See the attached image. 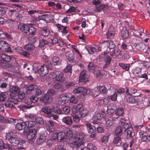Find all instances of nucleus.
<instances>
[{"mask_svg": "<svg viewBox=\"0 0 150 150\" xmlns=\"http://www.w3.org/2000/svg\"><path fill=\"white\" fill-rule=\"evenodd\" d=\"M66 138L69 139V142L72 146L78 148L81 145L83 144L82 142L85 135L83 132L78 133L76 137H72L73 133L72 130L69 128H67L65 130Z\"/></svg>", "mask_w": 150, "mask_h": 150, "instance_id": "1", "label": "nucleus"}, {"mask_svg": "<svg viewBox=\"0 0 150 150\" xmlns=\"http://www.w3.org/2000/svg\"><path fill=\"white\" fill-rule=\"evenodd\" d=\"M6 138L7 140H8L9 142L12 145L17 146L20 143L18 138L15 137L14 134L13 132H10L6 134Z\"/></svg>", "mask_w": 150, "mask_h": 150, "instance_id": "2", "label": "nucleus"}, {"mask_svg": "<svg viewBox=\"0 0 150 150\" xmlns=\"http://www.w3.org/2000/svg\"><path fill=\"white\" fill-rule=\"evenodd\" d=\"M54 91L52 90H50L48 93L45 94L40 98V102L43 103L45 104L51 103L52 101V99L50 93H52Z\"/></svg>", "mask_w": 150, "mask_h": 150, "instance_id": "3", "label": "nucleus"}, {"mask_svg": "<svg viewBox=\"0 0 150 150\" xmlns=\"http://www.w3.org/2000/svg\"><path fill=\"white\" fill-rule=\"evenodd\" d=\"M1 50L6 52L12 53L13 52L11 48L8 45V44L5 41H0V50Z\"/></svg>", "mask_w": 150, "mask_h": 150, "instance_id": "4", "label": "nucleus"}, {"mask_svg": "<svg viewBox=\"0 0 150 150\" xmlns=\"http://www.w3.org/2000/svg\"><path fill=\"white\" fill-rule=\"evenodd\" d=\"M89 79V76L86 74V71L85 70L82 71L80 73L79 77V81L80 82H86Z\"/></svg>", "mask_w": 150, "mask_h": 150, "instance_id": "5", "label": "nucleus"}, {"mask_svg": "<svg viewBox=\"0 0 150 150\" xmlns=\"http://www.w3.org/2000/svg\"><path fill=\"white\" fill-rule=\"evenodd\" d=\"M105 112L102 111L101 113H97L93 117V121L92 123L93 124H97L98 121L100 120L104 116Z\"/></svg>", "mask_w": 150, "mask_h": 150, "instance_id": "6", "label": "nucleus"}, {"mask_svg": "<svg viewBox=\"0 0 150 150\" xmlns=\"http://www.w3.org/2000/svg\"><path fill=\"white\" fill-rule=\"evenodd\" d=\"M126 94L127 96L132 95V94H136L135 96H139L141 94L139 92V91L134 88H131L129 92V89L127 87L125 88Z\"/></svg>", "mask_w": 150, "mask_h": 150, "instance_id": "7", "label": "nucleus"}, {"mask_svg": "<svg viewBox=\"0 0 150 150\" xmlns=\"http://www.w3.org/2000/svg\"><path fill=\"white\" fill-rule=\"evenodd\" d=\"M41 111L49 117V116H51L50 115H51L52 112H54V108H51L49 106H45L42 108Z\"/></svg>", "mask_w": 150, "mask_h": 150, "instance_id": "8", "label": "nucleus"}, {"mask_svg": "<svg viewBox=\"0 0 150 150\" xmlns=\"http://www.w3.org/2000/svg\"><path fill=\"white\" fill-rule=\"evenodd\" d=\"M112 57V56L111 57H110L108 55H105L104 56V61L105 63L103 66V69H109L110 64L111 62V57Z\"/></svg>", "mask_w": 150, "mask_h": 150, "instance_id": "9", "label": "nucleus"}, {"mask_svg": "<svg viewBox=\"0 0 150 150\" xmlns=\"http://www.w3.org/2000/svg\"><path fill=\"white\" fill-rule=\"evenodd\" d=\"M20 92V88L16 86H13L10 90V96L14 97L18 95Z\"/></svg>", "mask_w": 150, "mask_h": 150, "instance_id": "10", "label": "nucleus"}, {"mask_svg": "<svg viewBox=\"0 0 150 150\" xmlns=\"http://www.w3.org/2000/svg\"><path fill=\"white\" fill-rule=\"evenodd\" d=\"M37 133V129H33L30 130L27 136V137L29 139H34L35 138V136Z\"/></svg>", "mask_w": 150, "mask_h": 150, "instance_id": "11", "label": "nucleus"}, {"mask_svg": "<svg viewBox=\"0 0 150 150\" xmlns=\"http://www.w3.org/2000/svg\"><path fill=\"white\" fill-rule=\"evenodd\" d=\"M47 136V134L46 132L41 134L39 137L37 138L36 141L37 143L38 144H42L45 142Z\"/></svg>", "mask_w": 150, "mask_h": 150, "instance_id": "12", "label": "nucleus"}, {"mask_svg": "<svg viewBox=\"0 0 150 150\" xmlns=\"http://www.w3.org/2000/svg\"><path fill=\"white\" fill-rule=\"evenodd\" d=\"M46 130L49 132H52L54 130L53 122L52 120H49L46 125Z\"/></svg>", "mask_w": 150, "mask_h": 150, "instance_id": "13", "label": "nucleus"}, {"mask_svg": "<svg viewBox=\"0 0 150 150\" xmlns=\"http://www.w3.org/2000/svg\"><path fill=\"white\" fill-rule=\"evenodd\" d=\"M39 71L42 76H46L48 73V70L47 66L45 65L41 66L39 69Z\"/></svg>", "mask_w": 150, "mask_h": 150, "instance_id": "14", "label": "nucleus"}, {"mask_svg": "<svg viewBox=\"0 0 150 150\" xmlns=\"http://www.w3.org/2000/svg\"><path fill=\"white\" fill-rule=\"evenodd\" d=\"M133 47L143 52L146 50V48L147 47L142 42L137 44L135 43L133 45Z\"/></svg>", "mask_w": 150, "mask_h": 150, "instance_id": "15", "label": "nucleus"}, {"mask_svg": "<svg viewBox=\"0 0 150 150\" xmlns=\"http://www.w3.org/2000/svg\"><path fill=\"white\" fill-rule=\"evenodd\" d=\"M63 122L66 125L70 126L73 123V120L71 117L69 116H65L63 117L62 119Z\"/></svg>", "mask_w": 150, "mask_h": 150, "instance_id": "16", "label": "nucleus"}, {"mask_svg": "<svg viewBox=\"0 0 150 150\" xmlns=\"http://www.w3.org/2000/svg\"><path fill=\"white\" fill-rule=\"evenodd\" d=\"M127 129L121 126H118L115 130V133L117 135L120 136L127 131Z\"/></svg>", "mask_w": 150, "mask_h": 150, "instance_id": "17", "label": "nucleus"}, {"mask_svg": "<svg viewBox=\"0 0 150 150\" xmlns=\"http://www.w3.org/2000/svg\"><path fill=\"white\" fill-rule=\"evenodd\" d=\"M87 92V89L83 87H79L73 90V92L75 94L79 93H84Z\"/></svg>", "mask_w": 150, "mask_h": 150, "instance_id": "18", "label": "nucleus"}, {"mask_svg": "<svg viewBox=\"0 0 150 150\" xmlns=\"http://www.w3.org/2000/svg\"><path fill=\"white\" fill-rule=\"evenodd\" d=\"M103 43H106L108 47L110 50L113 49L115 48L116 47V45L115 43L111 40L104 41Z\"/></svg>", "mask_w": 150, "mask_h": 150, "instance_id": "19", "label": "nucleus"}, {"mask_svg": "<svg viewBox=\"0 0 150 150\" xmlns=\"http://www.w3.org/2000/svg\"><path fill=\"white\" fill-rule=\"evenodd\" d=\"M0 38L10 40L12 39L11 36L7 33H5L0 29Z\"/></svg>", "mask_w": 150, "mask_h": 150, "instance_id": "20", "label": "nucleus"}, {"mask_svg": "<svg viewBox=\"0 0 150 150\" xmlns=\"http://www.w3.org/2000/svg\"><path fill=\"white\" fill-rule=\"evenodd\" d=\"M127 138L129 139H131L132 137L133 130L132 126H130L127 129Z\"/></svg>", "mask_w": 150, "mask_h": 150, "instance_id": "21", "label": "nucleus"}, {"mask_svg": "<svg viewBox=\"0 0 150 150\" xmlns=\"http://www.w3.org/2000/svg\"><path fill=\"white\" fill-rule=\"evenodd\" d=\"M58 137V141L61 142L63 141L66 138L65 133L63 132H57Z\"/></svg>", "mask_w": 150, "mask_h": 150, "instance_id": "22", "label": "nucleus"}, {"mask_svg": "<svg viewBox=\"0 0 150 150\" xmlns=\"http://www.w3.org/2000/svg\"><path fill=\"white\" fill-rule=\"evenodd\" d=\"M29 27L25 24H20L18 25V28L22 32L28 33V32Z\"/></svg>", "mask_w": 150, "mask_h": 150, "instance_id": "23", "label": "nucleus"}, {"mask_svg": "<svg viewBox=\"0 0 150 150\" xmlns=\"http://www.w3.org/2000/svg\"><path fill=\"white\" fill-rule=\"evenodd\" d=\"M83 107V103H81L78 104L76 106H73L72 108V112L74 114H76V113L79 112L80 110Z\"/></svg>", "mask_w": 150, "mask_h": 150, "instance_id": "24", "label": "nucleus"}, {"mask_svg": "<svg viewBox=\"0 0 150 150\" xmlns=\"http://www.w3.org/2000/svg\"><path fill=\"white\" fill-rule=\"evenodd\" d=\"M50 33L49 29L45 28H42L40 32V35L44 37H47Z\"/></svg>", "mask_w": 150, "mask_h": 150, "instance_id": "25", "label": "nucleus"}, {"mask_svg": "<svg viewBox=\"0 0 150 150\" xmlns=\"http://www.w3.org/2000/svg\"><path fill=\"white\" fill-rule=\"evenodd\" d=\"M86 125L89 133H92L96 131V128L94 126H92L90 123H86Z\"/></svg>", "mask_w": 150, "mask_h": 150, "instance_id": "26", "label": "nucleus"}, {"mask_svg": "<svg viewBox=\"0 0 150 150\" xmlns=\"http://www.w3.org/2000/svg\"><path fill=\"white\" fill-rule=\"evenodd\" d=\"M64 75L62 73L60 72V74H57L55 78L56 80L58 82H62L64 81L65 79L64 77Z\"/></svg>", "mask_w": 150, "mask_h": 150, "instance_id": "27", "label": "nucleus"}, {"mask_svg": "<svg viewBox=\"0 0 150 150\" xmlns=\"http://www.w3.org/2000/svg\"><path fill=\"white\" fill-rule=\"evenodd\" d=\"M52 62L54 65H58L60 64L62 62L59 57H54L52 59Z\"/></svg>", "mask_w": 150, "mask_h": 150, "instance_id": "28", "label": "nucleus"}, {"mask_svg": "<svg viewBox=\"0 0 150 150\" xmlns=\"http://www.w3.org/2000/svg\"><path fill=\"white\" fill-rule=\"evenodd\" d=\"M132 72L136 76L139 77L141 73V69L139 67H136L132 70Z\"/></svg>", "mask_w": 150, "mask_h": 150, "instance_id": "29", "label": "nucleus"}, {"mask_svg": "<svg viewBox=\"0 0 150 150\" xmlns=\"http://www.w3.org/2000/svg\"><path fill=\"white\" fill-rule=\"evenodd\" d=\"M26 127V124L25 122L21 123H17L16 126V128L17 129L21 130L25 129Z\"/></svg>", "mask_w": 150, "mask_h": 150, "instance_id": "30", "label": "nucleus"}, {"mask_svg": "<svg viewBox=\"0 0 150 150\" xmlns=\"http://www.w3.org/2000/svg\"><path fill=\"white\" fill-rule=\"evenodd\" d=\"M120 124L125 129H127L129 126V124L126 122V120L124 118H122L120 119Z\"/></svg>", "mask_w": 150, "mask_h": 150, "instance_id": "31", "label": "nucleus"}, {"mask_svg": "<svg viewBox=\"0 0 150 150\" xmlns=\"http://www.w3.org/2000/svg\"><path fill=\"white\" fill-rule=\"evenodd\" d=\"M129 96L126 97V100L127 102L129 103H134L136 101L135 97L132 95H129Z\"/></svg>", "mask_w": 150, "mask_h": 150, "instance_id": "32", "label": "nucleus"}, {"mask_svg": "<svg viewBox=\"0 0 150 150\" xmlns=\"http://www.w3.org/2000/svg\"><path fill=\"white\" fill-rule=\"evenodd\" d=\"M4 121L5 123H9L11 124H14L16 123L18 120L16 119H14L11 118H5L4 120Z\"/></svg>", "mask_w": 150, "mask_h": 150, "instance_id": "33", "label": "nucleus"}, {"mask_svg": "<svg viewBox=\"0 0 150 150\" xmlns=\"http://www.w3.org/2000/svg\"><path fill=\"white\" fill-rule=\"evenodd\" d=\"M55 25L58 29L62 32L64 33L67 32L66 26H64L59 24H56Z\"/></svg>", "mask_w": 150, "mask_h": 150, "instance_id": "34", "label": "nucleus"}, {"mask_svg": "<svg viewBox=\"0 0 150 150\" xmlns=\"http://www.w3.org/2000/svg\"><path fill=\"white\" fill-rule=\"evenodd\" d=\"M124 109L123 108H119L115 110V114L117 116H121L124 113Z\"/></svg>", "mask_w": 150, "mask_h": 150, "instance_id": "35", "label": "nucleus"}, {"mask_svg": "<svg viewBox=\"0 0 150 150\" xmlns=\"http://www.w3.org/2000/svg\"><path fill=\"white\" fill-rule=\"evenodd\" d=\"M37 88V86L35 84H31L27 88L26 92L27 93L29 94L33 89H36Z\"/></svg>", "mask_w": 150, "mask_h": 150, "instance_id": "36", "label": "nucleus"}, {"mask_svg": "<svg viewBox=\"0 0 150 150\" xmlns=\"http://www.w3.org/2000/svg\"><path fill=\"white\" fill-rule=\"evenodd\" d=\"M88 69L91 72H93L94 70L95 69V67L94 65V63L92 62H90L89 63L87 66Z\"/></svg>", "mask_w": 150, "mask_h": 150, "instance_id": "37", "label": "nucleus"}, {"mask_svg": "<svg viewBox=\"0 0 150 150\" xmlns=\"http://www.w3.org/2000/svg\"><path fill=\"white\" fill-rule=\"evenodd\" d=\"M141 142H146L150 141V136L148 135H142L141 136Z\"/></svg>", "mask_w": 150, "mask_h": 150, "instance_id": "38", "label": "nucleus"}, {"mask_svg": "<svg viewBox=\"0 0 150 150\" xmlns=\"http://www.w3.org/2000/svg\"><path fill=\"white\" fill-rule=\"evenodd\" d=\"M119 66L121 67L123 69L125 70L126 71H128L130 67L129 64H124L122 63H120L119 64Z\"/></svg>", "mask_w": 150, "mask_h": 150, "instance_id": "39", "label": "nucleus"}, {"mask_svg": "<svg viewBox=\"0 0 150 150\" xmlns=\"http://www.w3.org/2000/svg\"><path fill=\"white\" fill-rule=\"evenodd\" d=\"M49 38L52 44H56L58 42V39L56 36L51 35Z\"/></svg>", "mask_w": 150, "mask_h": 150, "instance_id": "40", "label": "nucleus"}, {"mask_svg": "<svg viewBox=\"0 0 150 150\" xmlns=\"http://www.w3.org/2000/svg\"><path fill=\"white\" fill-rule=\"evenodd\" d=\"M121 35L124 39H126L129 36V33L127 30L123 29L121 32Z\"/></svg>", "mask_w": 150, "mask_h": 150, "instance_id": "41", "label": "nucleus"}, {"mask_svg": "<svg viewBox=\"0 0 150 150\" xmlns=\"http://www.w3.org/2000/svg\"><path fill=\"white\" fill-rule=\"evenodd\" d=\"M98 91L103 93H105L107 92V89L104 86H98L97 87Z\"/></svg>", "mask_w": 150, "mask_h": 150, "instance_id": "42", "label": "nucleus"}, {"mask_svg": "<svg viewBox=\"0 0 150 150\" xmlns=\"http://www.w3.org/2000/svg\"><path fill=\"white\" fill-rule=\"evenodd\" d=\"M67 97L66 95H63L60 98L58 101L59 103L62 105H64L66 103V100L65 98Z\"/></svg>", "mask_w": 150, "mask_h": 150, "instance_id": "43", "label": "nucleus"}, {"mask_svg": "<svg viewBox=\"0 0 150 150\" xmlns=\"http://www.w3.org/2000/svg\"><path fill=\"white\" fill-rule=\"evenodd\" d=\"M121 138L118 136L115 137L113 141L114 144H117L118 146H119L121 144Z\"/></svg>", "mask_w": 150, "mask_h": 150, "instance_id": "44", "label": "nucleus"}, {"mask_svg": "<svg viewBox=\"0 0 150 150\" xmlns=\"http://www.w3.org/2000/svg\"><path fill=\"white\" fill-rule=\"evenodd\" d=\"M109 135L105 134L104 135L101 139V142L104 144H107L108 142Z\"/></svg>", "mask_w": 150, "mask_h": 150, "instance_id": "45", "label": "nucleus"}, {"mask_svg": "<svg viewBox=\"0 0 150 150\" xmlns=\"http://www.w3.org/2000/svg\"><path fill=\"white\" fill-rule=\"evenodd\" d=\"M26 124V126L28 127H34L35 125V122L33 121H26L25 122Z\"/></svg>", "mask_w": 150, "mask_h": 150, "instance_id": "46", "label": "nucleus"}, {"mask_svg": "<svg viewBox=\"0 0 150 150\" xmlns=\"http://www.w3.org/2000/svg\"><path fill=\"white\" fill-rule=\"evenodd\" d=\"M25 48L26 50H33L35 48V46L32 43H29L25 46Z\"/></svg>", "mask_w": 150, "mask_h": 150, "instance_id": "47", "label": "nucleus"}, {"mask_svg": "<svg viewBox=\"0 0 150 150\" xmlns=\"http://www.w3.org/2000/svg\"><path fill=\"white\" fill-rule=\"evenodd\" d=\"M50 15H43L41 16H40L38 17L39 18L40 20H43L46 21L47 23H49L50 22V20H47V18H49L50 17Z\"/></svg>", "mask_w": 150, "mask_h": 150, "instance_id": "48", "label": "nucleus"}, {"mask_svg": "<svg viewBox=\"0 0 150 150\" xmlns=\"http://www.w3.org/2000/svg\"><path fill=\"white\" fill-rule=\"evenodd\" d=\"M28 31L30 35H35L36 31V29L34 27L31 26L28 27Z\"/></svg>", "mask_w": 150, "mask_h": 150, "instance_id": "49", "label": "nucleus"}, {"mask_svg": "<svg viewBox=\"0 0 150 150\" xmlns=\"http://www.w3.org/2000/svg\"><path fill=\"white\" fill-rule=\"evenodd\" d=\"M1 57L6 62H9L11 60L10 57L6 54H1Z\"/></svg>", "mask_w": 150, "mask_h": 150, "instance_id": "50", "label": "nucleus"}, {"mask_svg": "<svg viewBox=\"0 0 150 150\" xmlns=\"http://www.w3.org/2000/svg\"><path fill=\"white\" fill-rule=\"evenodd\" d=\"M63 114L67 115L68 114L70 111V108L69 106H66L62 108Z\"/></svg>", "mask_w": 150, "mask_h": 150, "instance_id": "51", "label": "nucleus"}, {"mask_svg": "<svg viewBox=\"0 0 150 150\" xmlns=\"http://www.w3.org/2000/svg\"><path fill=\"white\" fill-rule=\"evenodd\" d=\"M6 93H0V102L5 101L6 100Z\"/></svg>", "mask_w": 150, "mask_h": 150, "instance_id": "52", "label": "nucleus"}, {"mask_svg": "<svg viewBox=\"0 0 150 150\" xmlns=\"http://www.w3.org/2000/svg\"><path fill=\"white\" fill-rule=\"evenodd\" d=\"M72 66L71 65H68L63 70V71L65 72H70L71 74L72 73Z\"/></svg>", "mask_w": 150, "mask_h": 150, "instance_id": "53", "label": "nucleus"}, {"mask_svg": "<svg viewBox=\"0 0 150 150\" xmlns=\"http://www.w3.org/2000/svg\"><path fill=\"white\" fill-rule=\"evenodd\" d=\"M92 73L94 74L95 76L97 78H100L102 76L100 71L98 70L95 69L93 72Z\"/></svg>", "mask_w": 150, "mask_h": 150, "instance_id": "54", "label": "nucleus"}, {"mask_svg": "<svg viewBox=\"0 0 150 150\" xmlns=\"http://www.w3.org/2000/svg\"><path fill=\"white\" fill-rule=\"evenodd\" d=\"M125 91V90L123 88H121L119 89H115V92L116 93H117L119 95L124 94Z\"/></svg>", "mask_w": 150, "mask_h": 150, "instance_id": "55", "label": "nucleus"}, {"mask_svg": "<svg viewBox=\"0 0 150 150\" xmlns=\"http://www.w3.org/2000/svg\"><path fill=\"white\" fill-rule=\"evenodd\" d=\"M117 94L115 92L113 95L108 96V98L112 101H115L117 100Z\"/></svg>", "mask_w": 150, "mask_h": 150, "instance_id": "56", "label": "nucleus"}, {"mask_svg": "<svg viewBox=\"0 0 150 150\" xmlns=\"http://www.w3.org/2000/svg\"><path fill=\"white\" fill-rule=\"evenodd\" d=\"M47 43V41L45 40L42 39L40 40L39 46L42 47Z\"/></svg>", "mask_w": 150, "mask_h": 150, "instance_id": "57", "label": "nucleus"}, {"mask_svg": "<svg viewBox=\"0 0 150 150\" xmlns=\"http://www.w3.org/2000/svg\"><path fill=\"white\" fill-rule=\"evenodd\" d=\"M71 127L72 128L73 130L79 133L81 131V129L79 125H73Z\"/></svg>", "mask_w": 150, "mask_h": 150, "instance_id": "58", "label": "nucleus"}, {"mask_svg": "<svg viewBox=\"0 0 150 150\" xmlns=\"http://www.w3.org/2000/svg\"><path fill=\"white\" fill-rule=\"evenodd\" d=\"M88 51L90 54H93L96 51V49L94 47H90L88 48Z\"/></svg>", "mask_w": 150, "mask_h": 150, "instance_id": "59", "label": "nucleus"}, {"mask_svg": "<svg viewBox=\"0 0 150 150\" xmlns=\"http://www.w3.org/2000/svg\"><path fill=\"white\" fill-rule=\"evenodd\" d=\"M106 36H107L108 38H111L114 36L113 32L108 30L106 34Z\"/></svg>", "mask_w": 150, "mask_h": 150, "instance_id": "60", "label": "nucleus"}, {"mask_svg": "<svg viewBox=\"0 0 150 150\" xmlns=\"http://www.w3.org/2000/svg\"><path fill=\"white\" fill-rule=\"evenodd\" d=\"M77 102V100L76 97L74 96H72L70 98V103H76Z\"/></svg>", "mask_w": 150, "mask_h": 150, "instance_id": "61", "label": "nucleus"}, {"mask_svg": "<svg viewBox=\"0 0 150 150\" xmlns=\"http://www.w3.org/2000/svg\"><path fill=\"white\" fill-rule=\"evenodd\" d=\"M57 75L56 72L55 71L51 72L49 75V77L52 79H55Z\"/></svg>", "mask_w": 150, "mask_h": 150, "instance_id": "62", "label": "nucleus"}, {"mask_svg": "<svg viewBox=\"0 0 150 150\" xmlns=\"http://www.w3.org/2000/svg\"><path fill=\"white\" fill-rule=\"evenodd\" d=\"M34 93L35 95L39 96L42 94V91L41 90L38 88L37 86V88L36 89H35Z\"/></svg>", "mask_w": 150, "mask_h": 150, "instance_id": "63", "label": "nucleus"}, {"mask_svg": "<svg viewBox=\"0 0 150 150\" xmlns=\"http://www.w3.org/2000/svg\"><path fill=\"white\" fill-rule=\"evenodd\" d=\"M88 112V110L86 108H83L80 112V113L82 116H84L86 115Z\"/></svg>", "mask_w": 150, "mask_h": 150, "instance_id": "64", "label": "nucleus"}]
</instances>
